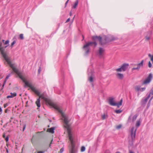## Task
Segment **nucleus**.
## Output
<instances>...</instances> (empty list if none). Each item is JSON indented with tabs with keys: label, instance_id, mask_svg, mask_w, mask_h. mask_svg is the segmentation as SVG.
Masks as SVG:
<instances>
[{
	"label": "nucleus",
	"instance_id": "obj_1",
	"mask_svg": "<svg viewBox=\"0 0 153 153\" xmlns=\"http://www.w3.org/2000/svg\"><path fill=\"white\" fill-rule=\"evenodd\" d=\"M39 97V99L41 98L43 99L50 106L56 110L61 114L62 117L61 119L64 124V127L67 130L69 139L71 143V145L69 148L70 153H75L76 152V150L75 147L76 137L75 135L71 132L70 127V125L69 124L70 119L69 118L68 115L64 114L56 105L51 102L48 98H45L43 94L41 95L40 94Z\"/></svg>",
	"mask_w": 153,
	"mask_h": 153
},
{
	"label": "nucleus",
	"instance_id": "obj_2",
	"mask_svg": "<svg viewBox=\"0 0 153 153\" xmlns=\"http://www.w3.org/2000/svg\"><path fill=\"white\" fill-rule=\"evenodd\" d=\"M3 57L4 58L5 60L9 64L10 67L12 69L13 71L18 76L20 79H21L22 81L25 79L24 77V75L22 73L19 72L17 69L15 68L13 66V65L12 64L11 61L9 60L6 54L4 55Z\"/></svg>",
	"mask_w": 153,
	"mask_h": 153
},
{
	"label": "nucleus",
	"instance_id": "obj_3",
	"mask_svg": "<svg viewBox=\"0 0 153 153\" xmlns=\"http://www.w3.org/2000/svg\"><path fill=\"white\" fill-rule=\"evenodd\" d=\"M23 82L25 83V87L26 88L27 86L28 87L30 88V89L38 96L40 95V93L39 91L34 88L32 85L30 83H29L25 79L23 81Z\"/></svg>",
	"mask_w": 153,
	"mask_h": 153
},
{
	"label": "nucleus",
	"instance_id": "obj_4",
	"mask_svg": "<svg viewBox=\"0 0 153 153\" xmlns=\"http://www.w3.org/2000/svg\"><path fill=\"white\" fill-rule=\"evenodd\" d=\"M122 99L118 103L116 102L114 98L111 97L108 100V103L110 105L113 106H117L118 108H119L120 106L122 105Z\"/></svg>",
	"mask_w": 153,
	"mask_h": 153
},
{
	"label": "nucleus",
	"instance_id": "obj_5",
	"mask_svg": "<svg viewBox=\"0 0 153 153\" xmlns=\"http://www.w3.org/2000/svg\"><path fill=\"white\" fill-rule=\"evenodd\" d=\"M136 130V129H135L134 127H133L131 131V140L129 141V144L131 145H133V141L135 140Z\"/></svg>",
	"mask_w": 153,
	"mask_h": 153
},
{
	"label": "nucleus",
	"instance_id": "obj_6",
	"mask_svg": "<svg viewBox=\"0 0 153 153\" xmlns=\"http://www.w3.org/2000/svg\"><path fill=\"white\" fill-rule=\"evenodd\" d=\"M93 45H94V47H95L97 45V43L95 42H90L83 46V48L85 49V53L86 54H88L89 52V49L88 48V46H92Z\"/></svg>",
	"mask_w": 153,
	"mask_h": 153
},
{
	"label": "nucleus",
	"instance_id": "obj_7",
	"mask_svg": "<svg viewBox=\"0 0 153 153\" xmlns=\"http://www.w3.org/2000/svg\"><path fill=\"white\" fill-rule=\"evenodd\" d=\"M153 78L152 74L150 73L147 78L144 80L143 83V84L145 85L147 84H148L151 81L152 79Z\"/></svg>",
	"mask_w": 153,
	"mask_h": 153
},
{
	"label": "nucleus",
	"instance_id": "obj_8",
	"mask_svg": "<svg viewBox=\"0 0 153 153\" xmlns=\"http://www.w3.org/2000/svg\"><path fill=\"white\" fill-rule=\"evenodd\" d=\"M105 51V50L103 48H100L99 50L97 52V55L100 58L103 57Z\"/></svg>",
	"mask_w": 153,
	"mask_h": 153
},
{
	"label": "nucleus",
	"instance_id": "obj_9",
	"mask_svg": "<svg viewBox=\"0 0 153 153\" xmlns=\"http://www.w3.org/2000/svg\"><path fill=\"white\" fill-rule=\"evenodd\" d=\"M115 39L114 37L111 35H108L105 38V40L106 42H109Z\"/></svg>",
	"mask_w": 153,
	"mask_h": 153
},
{
	"label": "nucleus",
	"instance_id": "obj_10",
	"mask_svg": "<svg viewBox=\"0 0 153 153\" xmlns=\"http://www.w3.org/2000/svg\"><path fill=\"white\" fill-rule=\"evenodd\" d=\"M150 97V95H148L147 97L145 99H143L141 101V104L142 105L145 106L148 99Z\"/></svg>",
	"mask_w": 153,
	"mask_h": 153
},
{
	"label": "nucleus",
	"instance_id": "obj_11",
	"mask_svg": "<svg viewBox=\"0 0 153 153\" xmlns=\"http://www.w3.org/2000/svg\"><path fill=\"white\" fill-rule=\"evenodd\" d=\"M92 39L94 40H98L99 41L100 43L102 44V37L100 36H94L92 37Z\"/></svg>",
	"mask_w": 153,
	"mask_h": 153
},
{
	"label": "nucleus",
	"instance_id": "obj_12",
	"mask_svg": "<svg viewBox=\"0 0 153 153\" xmlns=\"http://www.w3.org/2000/svg\"><path fill=\"white\" fill-rule=\"evenodd\" d=\"M2 43L0 42V51L3 56H4L6 53L4 52V48L1 47Z\"/></svg>",
	"mask_w": 153,
	"mask_h": 153
},
{
	"label": "nucleus",
	"instance_id": "obj_13",
	"mask_svg": "<svg viewBox=\"0 0 153 153\" xmlns=\"http://www.w3.org/2000/svg\"><path fill=\"white\" fill-rule=\"evenodd\" d=\"M91 73H88V79L89 81L92 82L93 81V78L92 77L93 74L91 71L90 70Z\"/></svg>",
	"mask_w": 153,
	"mask_h": 153
},
{
	"label": "nucleus",
	"instance_id": "obj_14",
	"mask_svg": "<svg viewBox=\"0 0 153 153\" xmlns=\"http://www.w3.org/2000/svg\"><path fill=\"white\" fill-rule=\"evenodd\" d=\"M128 65H129L128 64H123L121 66V68L123 70V71H126L128 68Z\"/></svg>",
	"mask_w": 153,
	"mask_h": 153
},
{
	"label": "nucleus",
	"instance_id": "obj_15",
	"mask_svg": "<svg viewBox=\"0 0 153 153\" xmlns=\"http://www.w3.org/2000/svg\"><path fill=\"white\" fill-rule=\"evenodd\" d=\"M116 76L118 78L120 79H123L124 77L123 74L119 73L117 74H116Z\"/></svg>",
	"mask_w": 153,
	"mask_h": 153
},
{
	"label": "nucleus",
	"instance_id": "obj_16",
	"mask_svg": "<svg viewBox=\"0 0 153 153\" xmlns=\"http://www.w3.org/2000/svg\"><path fill=\"white\" fill-rule=\"evenodd\" d=\"M35 103L38 108L40 107V100L39 98L37 99Z\"/></svg>",
	"mask_w": 153,
	"mask_h": 153
},
{
	"label": "nucleus",
	"instance_id": "obj_17",
	"mask_svg": "<svg viewBox=\"0 0 153 153\" xmlns=\"http://www.w3.org/2000/svg\"><path fill=\"white\" fill-rule=\"evenodd\" d=\"M54 127H51L50 128H48L47 130V131L51 133H53L54 132Z\"/></svg>",
	"mask_w": 153,
	"mask_h": 153
},
{
	"label": "nucleus",
	"instance_id": "obj_18",
	"mask_svg": "<svg viewBox=\"0 0 153 153\" xmlns=\"http://www.w3.org/2000/svg\"><path fill=\"white\" fill-rule=\"evenodd\" d=\"M143 62H144V61L143 60L141 61L140 63L137 65V67L138 68H139V70L140 67H142L143 66Z\"/></svg>",
	"mask_w": 153,
	"mask_h": 153
},
{
	"label": "nucleus",
	"instance_id": "obj_19",
	"mask_svg": "<svg viewBox=\"0 0 153 153\" xmlns=\"http://www.w3.org/2000/svg\"><path fill=\"white\" fill-rule=\"evenodd\" d=\"M78 1L77 0L74 3V5L73 6L72 8L73 9H75L78 5Z\"/></svg>",
	"mask_w": 153,
	"mask_h": 153
},
{
	"label": "nucleus",
	"instance_id": "obj_20",
	"mask_svg": "<svg viewBox=\"0 0 153 153\" xmlns=\"http://www.w3.org/2000/svg\"><path fill=\"white\" fill-rule=\"evenodd\" d=\"M148 56L149 57H151V60L153 64V55L152 56L150 54H149Z\"/></svg>",
	"mask_w": 153,
	"mask_h": 153
},
{
	"label": "nucleus",
	"instance_id": "obj_21",
	"mask_svg": "<svg viewBox=\"0 0 153 153\" xmlns=\"http://www.w3.org/2000/svg\"><path fill=\"white\" fill-rule=\"evenodd\" d=\"M140 125V122L139 120H138L137 122L136 126L137 127H138Z\"/></svg>",
	"mask_w": 153,
	"mask_h": 153
},
{
	"label": "nucleus",
	"instance_id": "obj_22",
	"mask_svg": "<svg viewBox=\"0 0 153 153\" xmlns=\"http://www.w3.org/2000/svg\"><path fill=\"white\" fill-rule=\"evenodd\" d=\"M122 112V110L120 109L116 110L115 111V112L117 114H120Z\"/></svg>",
	"mask_w": 153,
	"mask_h": 153
},
{
	"label": "nucleus",
	"instance_id": "obj_23",
	"mask_svg": "<svg viewBox=\"0 0 153 153\" xmlns=\"http://www.w3.org/2000/svg\"><path fill=\"white\" fill-rule=\"evenodd\" d=\"M140 86H135V88L136 90H137V91H138L140 89Z\"/></svg>",
	"mask_w": 153,
	"mask_h": 153
},
{
	"label": "nucleus",
	"instance_id": "obj_24",
	"mask_svg": "<svg viewBox=\"0 0 153 153\" xmlns=\"http://www.w3.org/2000/svg\"><path fill=\"white\" fill-rule=\"evenodd\" d=\"M137 115H135L133 117V118H132V121H134V120H136V119L137 117Z\"/></svg>",
	"mask_w": 153,
	"mask_h": 153
},
{
	"label": "nucleus",
	"instance_id": "obj_25",
	"mask_svg": "<svg viewBox=\"0 0 153 153\" xmlns=\"http://www.w3.org/2000/svg\"><path fill=\"white\" fill-rule=\"evenodd\" d=\"M115 70L117 72H121L123 71V70L121 67L120 68L116 69Z\"/></svg>",
	"mask_w": 153,
	"mask_h": 153
},
{
	"label": "nucleus",
	"instance_id": "obj_26",
	"mask_svg": "<svg viewBox=\"0 0 153 153\" xmlns=\"http://www.w3.org/2000/svg\"><path fill=\"white\" fill-rule=\"evenodd\" d=\"M85 147L84 146H82L81 147V151L82 152H83L85 151Z\"/></svg>",
	"mask_w": 153,
	"mask_h": 153
},
{
	"label": "nucleus",
	"instance_id": "obj_27",
	"mask_svg": "<svg viewBox=\"0 0 153 153\" xmlns=\"http://www.w3.org/2000/svg\"><path fill=\"white\" fill-rule=\"evenodd\" d=\"M19 38L22 39H24L23 37V35L22 34H21L19 35Z\"/></svg>",
	"mask_w": 153,
	"mask_h": 153
},
{
	"label": "nucleus",
	"instance_id": "obj_28",
	"mask_svg": "<svg viewBox=\"0 0 153 153\" xmlns=\"http://www.w3.org/2000/svg\"><path fill=\"white\" fill-rule=\"evenodd\" d=\"M14 94L15 95H13V96H11V95L8 96L7 97V98H12V97H15L16 96L15 94Z\"/></svg>",
	"mask_w": 153,
	"mask_h": 153
},
{
	"label": "nucleus",
	"instance_id": "obj_29",
	"mask_svg": "<svg viewBox=\"0 0 153 153\" xmlns=\"http://www.w3.org/2000/svg\"><path fill=\"white\" fill-rule=\"evenodd\" d=\"M151 95H153V89H151L149 94L148 95H150V97Z\"/></svg>",
	"mask_w": 153,
	"mask_h": 153
},
{
	"label": "nucleus",
	"instance_id": "obj_30",
	"mask_svg": "<svg viewBox=\"0 0 153 153\" xmlns=\"http://www.w3.org/2000/svg\"><path fill=\"white\" fill-rule=\"evenodd\" d=\"M16 41L15 40H14L11 43V47L12 48L13 47V45L15 44L16 43Z\"/></svg>",
	"mask_w": 153,
	"mask_h": 153
},
{
	"label": "nucleus",
	"instance_id": "obj_31",
	"mask_svg": "<svg viewBox=\"0 0 153 153\" xmlns=\"http://www.w3.org/2000/svg\"><path fill=\"white\" fill-rule=\"evenodd\" d=\"M148 66L149 68H151L152 66V64L150 61H149L148 63Z\"/></svg>",
	"mask_w": 153,
	"mask_h": 153
},
{
	"label": "nucleus",
	"instance_id": "obj_32",
	"mask_svg": "<svg viewBox=\"0 0 153 153\" xmlns=\"http://www.w3.org/2000/svg\"><path fill=\"white\" fill-rule=\"evenodd\" d=\"M121 125H119L116 126V128L117 129H119L121 128Z\"/></svg>",
	"mask_w": 153,
	"mask_h": 153
},
{
	"label": "nucleus",
	"instance_id": "obj_33",
	"mask_svg": "<svg viewBox=\"0 0 153 153\" xmlns=\"http://www.w3.org/2000/svg\"><path fill=\"white\" fill-rule=\"evenodd\" d=\"M34 137V136H33L31 139V142L33 144L34 143V142L33 141Z\"/></svg>",
	"mask_w": 153,
	"mask_h": 153
},
{
	"label": "nucleus",
	"instance_id": "obj_34",
	"mask_svg": "<svg viewBox=\"0 0 153 153\" xmlns=\"http://www.w3.org/2000/svg\"><path fill=\"white\" fill-rule=\"evenodd\" d=\"M139 70V68H138L137 67H136V68H133L132 69V71H133V70Z\"/></svg>",
	"mask_w": 153,
	"mask_h": 153
},
{
	"label": "nucleus",
	"instance_id": "obj_35",
	"mask_svg": "<svg viewBox=\"0 0 153 153\" xmlns=\"http://www.w3.org/2000/svg\"><path fill=\"white\" fill-rule=\"evenodd\" d=\"M149 39H150L149 37V36H146V41L149 40Z\"/></svg>",
	"mask_w": 153,
	"mask_h": 153
},
{
	"label": "nucleus",
	"instance_id": "obj_36",
	"mask_svg": "<svg viewBox=\"0 0 153 153\" xmlns=\"http://www.w3.org/2000/svg\"><path fill=\"white\" fill-rule=\"evenodd\" d=\"M146 89L145 88H142L140 89V90L141 91H143L144 90H145Z\"/></svg>",
	"mask_w": 153,
	"mask_h": 153
},
{
	"label": "nucleus",
	"instance_id": "obj_37",
	"mask_svg": "<svg viewBox=\"0 0 153 153\" xmlns=\"http://www.w3.org/2000/svg\"><path fill=\"white\" fill-rule=\"evenodd\" d=\"M64 151V149L63 148H62L60 150V151L59 152L60 153H62Z\"/></svg>",
	"mask_w": 153,
	"mask_h": 153
},
{
	"label": "nucleus",
	"instance_id": "obj_38",
	"mask_svg": "<svg viewBox=\"0 0 153 153\" xmlns=\"http://www.w3.org/2000/svg\"><path fill=\"white\" fill-rule=\"evenodd\" d=\"M105 118V114H104L102 116V120H104Z\"/></svg>",
	"mask_w": 153,
	"mask_h": 153
},
{
	"label": "nucleus",
	"instance_id": "obj_39",
	"mask_svg": "<svg viewBox=\"0 0 153 153\" xmlns=\"http://www.w3.org/2000/svg\"><path fill=\"white\" fill-rule=\"evenodd\" d=\"M9 41L8 40H6L5 43H4V44L5 45H7V44H9Z\"/></svg>",
	"mask_w": 153,
	"mask_h": 153
},
{
	"label": "nucleus",
	"instance_id": "obj_40",
	"mask_svg": "<svg viewBox=\"0 0 153 153\" xmlns=\"http://www.w3.org/2000/svg\"><path fill=\"white\" fill-rule=\"evenodd\" d=\"M45 152V151H40L38 152L37 153H44Z\"/></svg>",
	"mask_w": 153,
	"mask_h": 153
},
{
	"label": "nucleus",
	"instance_id": "obj_41",
	"mask_svg": "<svg viewBox=\"0 0 153 153\" xmlns=\"http://www.w3.org/2000/svg\"><path fill=\"white\" fill-rule=\"evenodd\" d=\"M10 74H9L8 75H7L5 78V79H7L10 76Z\"/></svg>",
	"mask_w": 153,
	"mask_h": 153
},
{
	"label": "nucleus",
	"instance_id": "obj_42",
	"mask_svg": "<svg viewBox=\"0 0 153 153\" xmlns=\"http://www.w3.org/2000/svg\"><path fill=\"white\" fill-rule=\"evenodd\" d=\"M41 71V68L40 67H39V68L38 69V73L39 74L40 73Z\"/></svg>",
	"mask_w": 153,
	"mask_h": 153
},
{
	"label": "nucleus",
	"instance_id": "obj_43",
	"mask_svg": "<svg viewBox=\"0 0 153 153\" xmlns=\"http://www.w3.org/2000/svg\"><path fill=\"white\" fill-rule=\"evenodd\" d=\"M2 112V111L1 108L0 107V114H1Z\"/></svg>",
	"mask_w": 153,
	"mask_h": 153
},
{
	"label": "nucleus",
	"instance_id": "obj_44",
	"mask_svg": "<svg viewBox=\"0 0 153 153\" xmlns=\"http://www.w3.org/2000/svg\"><path fill=\"white\" fill-rule=\"evenodd\" d=\"M14 94H15V95H16V93H10V94L11 96H13V95H15Z\"/></svg>",
	"mask_w": 153,
	"mask_h": 153
},
{
	"label": "nucleus",
	"instance_id": "obj_45",
	"mask_svg": "<svg viewBox=\"0 0 153 153\" xmlns=\"http://www.w3.org/2000/svg\"><path fill=\"white\" fill-rule=\"evenodd\" d=\"M8 105L7 104H4V108H6Z\"/></svg>",
	"mask_w": 153,
	"mask_h": 153
},
{
	"label": "nucleus",
	"instance_id": "obj_46",
	"mask_svg": "<svg viewBox=\"0 0 153 153\" xmlns=\"http://www.w3.org/2000/svg\"><path fill=\"white\" fill-rule=\"evenodd\" d=\"M25 127H26V125H24L23 126V131H24V130H25Z\"/></svg>",
	"mask_w": 153,
	"mask_h": 153
},
{
	"label": "nucleus",
	"instance_id": "obj_47",
	"mask_svg": "<svg viewBox=\"0 0 153 153\" xmlns=\"http://www.w3.org/2000/svg\"><path fill=\"white\" fill-rule=\"evenodd\" d=\"M8 137H7L6 138H5V140H6V141L7 142L8 141Z\"/></svg>",
	"mask_w": 153,
	"mask_h": 153
},
{
	"label": "nucleus",
	"instance_id": "obj_48",
	"mask_svg": "<svg viewBox=\"0 0 153 153\" xmlns=\"http://www.w3.org/2000/svg\"><path fill=\"white\" fill-rule=\"evenodd\" d=\"M70 20V18H68V19L67 20H66V23H67V22H68Z\"/></svg>",
	"mask_w": 153,
	"mask_h": 153
},
{
	"label": "nucleus",
	"instance_id": "obj_49",
	"mask_svg": "<svg viewBox=\"0 0 153 153\" xmlns=\"http://www.w3.org/2000/svg\"><path fill=\"white\" fill-rule=\"evenodd\" d=\"M69 1V0H67V1L65 3V6L66 7L68 1Z\"/></svg>",
	"mask_w": 153,
	"mask_h": 153
},
{
	"label": "nucleus",
	"instance_id": "obj_50",
	"mask_svg": "<svg viewBox=\"0 0 153 153\" xmlns=\"http://www.w3.org/2000/svg\"><path fill=\"white\" fill-rule=\"evenodd\" d=\"M152 98H150V99L149 100V102L148 104H149L150 102L151 101V100H152Z\"/></svg>",
	"mask_w": 153,
	"mask_h": 153
},
{
	"label": "nucleus",
	"instance_id": "obj_51",
	"mask_svg": "<svg viewBox=\"0 0 153 153\" xmlns=\"http://www.w3.org/2000/svg\"><path fill=\"white\" fill-rule=\"evenodd\" d=\"M152 98H150V99L149 100V102L148 104H149L150 102L151 101V100H152Z\"/></svg>",
	"mask_w": 153,
	"mask_h": 153
},
{
	"label": "nucleus",
	"instance_id": "obj_52",
	"mask_svg": "<svg viewBox=\"0 0 153 153\" xmlns=\"http://www.w3.org/2000/svg\"><path fill=\"white\" fill-rule=\"evenodd\" d=\"M129 153H134L131 150L129 151Z\"/></svg>",
	"mask_w": 153,
	"mask_h": 153
},
{
	"label": "nucleus",
	"instance_id": "obj_53",
	"mask_svg": "<svg viewBox=\"0 0 153 153\" xmlns=\"http://www.w3.org/2000/svg\"><path fill=\"white\" fill-rule=\"evenodd\" d=\"M53 141V139L51 141V143L49 145V147H50V146H51V144L52 143V141Z\"/></svg>",
	"mask_w": 153,
	"mask_h": 153
},
{
	"label": "nucleus",
	"instance_id": "obj_54",
	"mask_svg": "<svg viewBox=\"0 0 153 153\" xmlns=\"http://www.w3.org/2000/svg\"><path fill=\"white\" fill-rule=\"evenodd\" d=\"M6 81H7V80H6V79H5V81H4V84H5V83H6Z\"/></svg>",
	"mask_w": 153,
	"mask_h": 153
},
{
	"label": "nucleus",
	"instance_id": "obj_55",
	"mask_svg": "<svg viewBox=\"0 0 153 153\" xmlns=\"http://www.w3.org/2000/svg\"><path fill=\"white\" fill-rule=\"evenodd\" d=\"M72 15V13L71 12H70V16H71Z\"/></svg>",
	"mask_w": 153,
	"mask_h": 153
},
{
	"label": "nucleus",
	"instance_id": "obj_56",
	"mask_svg": "<svg viewBox=\"0 0 153 153\" xmlns=\"http://www.w3.org/2000/svg\"><path fill=\"white\" fill-rule=\"evenodd\" d=\"M6 152L7 153H9V151H8V149H7V150H6Z\"/></svg>",
	"mask_w": 153,
	"mask_h": 153
},
{
	"label": "nucleus",
	"instance_id": "obj_57",
	"mask_svg": "<svg viewBox=\"0 0 153 153\" xmlns=\"http://www.w3.org/2000/svg\"><path fill=\"white\" fill-rule=\"evenodd\" d=\"M3 137H5V135L4 134H3Z\"/></svg>",
	"mask_w": 153,
	"mask_h": 153
},
{
	"label": "nucleus",
	"instance_id": "obj_58",
	"mask_svg": "<svg viewBox=\"0 0 153 153\" xmlns=\"http://www.w3.org/2000/svg\"><path fill=\"white\" fill-rule=\"evenodd\" d=\"M5 148L6 149V150H7V149H8L7 148L5 147Z\"/></svg>",
	"mask_w": 153,
	"mask_h": 153
},
{
	"label": "nucleus",
	"instance_id": "obj_59",
	"mask_svg": "<svg viewBox=\"0 0 153 153\" xmlns=\"http://www.w3.org/2000/svg\"><path fill=\"white\" fill-rule=\"evenodd\" d=\"M7 46H6L4 47H3L4 48V49L7 47Z\"/></svg>",
	"mask_w": 153,
	"mask_h": 153
},
{
	"label": "nucleus",
	"instance_id": "obj_60",
	"mask_svg": "<svg viewBox=\"0 0 153 153\" xmlns=\"http://www.w3.org/2000/svg\"><path fill=\"white\" fill-rule=\"evenodd\" d=\"M116 153H120L119 152H116Z\"/></svg>",
	"mask_w": 153,
	"mask_h": 153
},
{
	"label": "nucleus",
	"instance_id": "obj_61",
	"mask_svg": "<svg viewBox=\"0 0 153 153\" xmlns=\"http://www.w3.org/2000/svg\"><path fill=\"white\" fill-rule=\"evenodd\" d=\"M75 16H74V17L73 18V19L72 20V21H73V20H74V18Z\"/></svg>",
	"mask_w": 153,
	"mask_h": 153
},
{
	"label": "nucleus",
	"instance_id": "obj_62",
	"mask_svg": "<svg viewBox=\"0 0 153 153\" xmlns=\"http://www.w3.org/2000/svg\"><path fill=\"white\" fill-rule=\"evenodd\" d=\"M4 84H3V85L2 86V87H3L4 86Z\"/></svg>",
	"mask_w": 153,
	"mask_h": 153
},
{
	"label": "nucleus",
	"instance_id": "obj_63",
	"mask_svg": "<svg viewBox=\"0 0 153 153\" xmlns=\"http://www.w3.org/2000/svg\"><path fill=\"white\" fill-rule=\"evenodd\" d=\"M151 98H152V99L153 98V96L151 97Z\"/></svg>",
	"mask_w": 153,
	"mask_h": 153
},
{
	"label": "nucleus",
	"instance_id": "obj_64",
	"mask_svg": "<svg viewBox=\"0 0 153 153\" xmlns=\"http://www.w3.org/2000/svg\"><path fill=\"white\" fill-rule=\"evenodd\" d=\"M130 119H131V117H129V120Z\"/></svg>",
	"mask_w": 153,
	"mask_h": 153
}]
</instances>
